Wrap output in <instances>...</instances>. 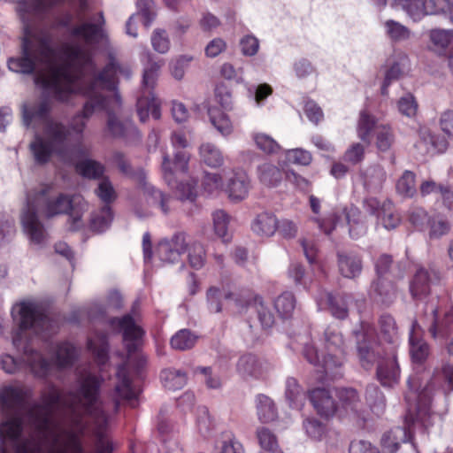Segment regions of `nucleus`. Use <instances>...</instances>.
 Listing matches in <instances>:
<instances>
[{"mask_svg": "<svg viewBox=\"0 0 453 453\" xmlns=\"http://www.w3.org/2000/svg\"><path fill=\"white\" fill-rule=\"evenodd\" d=\"M12 314L19 326L12 336L14 348L23 354L22 360L10 354L0 356V368L6 373L14 374L28 366L36 376L46 375L49 361L37 352L32 344V335L46 340L56 332L52 321L41 305L35 302H22L12 308Z\"/></svg>", "mask_w": 453, "mask_h": 453, "instance_id": "1", "label": "nucleus"}, {"mask_svg": "<svg viewBox=\"0 0 453 453\" xmlns=\"http://www.w3.org/2000/svg\"><path fill=\"white\" fill-rule=\"evenodd\" d=\"M88 205L81 195L58 194L50 196V188L42 186L27 192L26 203L19 214L20 223L30 243L38 247L46 244L49 234L43 218L50 219L59 214H68L78 226Z\"/></svg>", "mask_w": 453, "mask_h": 453, "instance_id": "2", "label": "nucleus"}, {"mask_svg": "<svg viewBox=\"0 0 453 453\" xmlns=\"http://www.w3.org/2000/svg\"><path fill=\"white\" fill-rule=\"evenodd\" d=\"M438 381L435 377L428 373L414 375L409 378L410 392L405 395L408 403V413L405 417L404 427H395L385 433L380 440L384 453H395L401 443L411 439V426L416 420L425 421L430 413L434 392Z\"/></svg>", "mask_w": 453, "mask_h": 453, "instance_id": "3", "label": "nucleus"}, {"mask_svg": "<svg viewBox=\"0 0 453 453\" xmlns=\"http://www.w3.org/2000/svg\"><path fill=\"white\" fill-rule=\"evenodd\" d=\"M42 129V135H36L30 144L37 163H47L53 154L69 163L87 155L88 149L81 142H71L70 131L63 123L52 119Z\"/></svg>", "mask_w": 453, "mask_h": 453, "instance_id": "4", "label": "nucleus"}, {"mask_svg": "<svg viewBox=\"0 0 453 453\" xmlns=\"http://www.w3.org/2000/svg\"><path fill=\"white\" fill-rule=\"evenodd\" d=\"M69 50H71L72 74L73 82L76 85V91L73 95L83 93L88 97L82 111L77 113L70 122V128L75 134H81L86 127V120L92 116L95 111H99V106L96 103L97 100H100L101 92L92 88L89 84H86L81 78V73L77 65L81 59L87 58L86 53L79 46L69 48Z\"/></svg>", "mask_w": 453, "mask_h": 453, "instance_id": "5", "label": "nucleus"}, {"mask_svg": "<svg viewBox=\"0 0 453 453\" xmlns=\"http://www.w3.org/2000/svg\"><path fill=\"white\" fill-rule=\"evenodd\" d=\"M163 65V61L155 62L150 59L144 68L141 93L136 103L137 113L141 122H145L150 114L155 119H159L161 117L160 101L156 97L153 89L159 69Z\"/></svg>", "mask_w": 453, "mask_h": 453, "instance_id": "6", "label": "nucleus"}, {"mask_svg": "<svg viewBox=\"0 0 453 453\" xmlns=\"http://www.w3.org/2000/svg\"><path fill=\"white\" fill-rule=\"evenodd\" d=\"M96 104L99 106V111L107 113L105 135L112 138H127L136 132L133 122L128 118H122L119 115L122 104L120 94L115 93L114 97H111L101 92L100 100H97Z\"/></svg>", "mask_w": 453, "mask_h": 453, "instance_id": "7", "label": "nucleus"}, {"mask_svg": "<svg viewBox=\"0 0 453 453\" xmlns=\"http://www.w3.org/2000/svg\"><path fill=\"white\" fill-rule=\"evenodd\" d=\"M420 319L435 341L443 342L453 333V306L442 309L434 304H426Z\"/></svg>", "mask_w": 453, "mask_h": 453, "instance_id": "8", "label": "nucleus"}, {"mask_svg": "<svg viewBox=\"0 0 453 453\" xmlns=\"http://www.w3.org/2000/svg\"><path fill=\"white\" fill-rule=\"evenodd\" d=\"M325 347L326 355L323 358L325 373L332 378L342 376L340 369L345 354L344 341L341 333L334 328H327L325 332Z\"/></svg>", "mask_w": 453, "mask_h": 453, "instance_id": "9", "label": "nucleus"}, {"mask_svg": "<svg viewBox=\"0 0 453 453\" xmlns=\"http://www.w3.org/2000/svg\"><path fill=\"white\" fill-rule=\"evenodd\" d=\"M118 73L129 79L132 75V70L129 66L120 65L116 59L111 58L104 68L88 84L96 91L114 97L115 93L119 94L118 90Z\"/></svg>", "mask_w": 453, "mask_h": 453, "instance_id": "10", "label": "nucleus"}, {"mask_svg": "<svg viewBox=\"0 0 453 453\" xmlns=\"http://www.w3.org/2000/svg\"><path fill=\"white\" fill-rule=\"evenodd\" d=\"M357 355L361 365L368 370L377 360L378 352L374 349L376 340L375 328L369 323H362L361 328L355 332Z\"/></svg>", "mask_w": 453, "mask_h": 453, "instance_id": "11", "label": "nucleus"}, {"mask_svg": "<svg viewBox=\"0 0 453 453\" xmlns=\"http://www.w3.org/2000/svg\"><path fill=\"white\" fill-rule=\"evenodd\" d=\"M376 376L383 387L394 388L398 384L400 367L395 348H391L385 357L378 359Z\"/></svg>", "mask_w": 453, "mask_h": 453, "instance_id": "12", "label": "nucleus"}, {"mask_svg": "<svg viewBox=\"0 0 453 453\" xmlns=\"http://www.w3.org/2000/svg\"><path fill=\"white\" fill-rule=\"evenodd\" d=\"M225 191L232 201H242L249 193L250 180L247 173L240 169L224 170Z\"/></svg>", "mask_w": 453, "mask_h": 453, "instance_id": "13", "label": "nucleus"}, {"mask_svg": "<svg viewBox=\"0 0 453 453\" xmlns=\"http://www.w3.org/2000/svg\"><path fill=\"white\" fill-rule=\"evenodd\" d=\"M271 368V365L267 361L252 354L242 356L236 365L238 374L245 380L262 379L267 375Z\"/></svg>", "mask_w": 453, "mask_h": 453, "instance_id": "14", "label": "nucleus"}, {"mask_svg": "<svg viewBox=\"0 0 453 453\" xmlns=\"http://www.w3.org/2000/svg\"><path fill=\"white\" fill-rule=\"evenodd\" d=\"M189 156L183 150H177L173 158L167 153L163 156L162 172L165 180L169 186H173L176 179L187 171Z\"/></svg>", "mask_w": 453, "mask_h": 453, "instance_id": "15", "label": "nucleus"}, {"mask_svg": "<svg viewBox=\"0 0 453 453\" xmlns=\"http://www.w3.org/2000/svg\"><path fill=\"white\" fill-rule=\"evenodd\" d=\"M351 300L352 297L349 294H333L324 291L318 297V305L321 309L327 308L334 318L344 319L348 316L349 304Z\"/></svg>", "mask_w": 453, "mask_h": 453, "instance_id": "16", "label": "nucleus"}, {"mask_svg": "<svg viewBox=\"0 0 453 453\" xmlns=\"http://www.w3.org/2000/svg\"><path fill=\"white\" fill-rule=\"evenodd\" d=\"M135 178L147 203L151 206L160 208L164 214H167L170 211L169 202L171 197L148 182L142 171H139L135 174Z\"/></svg>", "mask_w": 453, "mask_h": 453, "instance_id": "17", "label": "nucleus"}, {"mask_svg": "<svg viewBox=\"0 0 453 453\" xmlns=\"http://www.w3.org/2000/svg\"><path fill=\"white\" fill-rule=\"evenodd\" d=\"M188 242L183 233L175 234L170 241L163 240L157 247V256L162 262L175 263L187 250Z\"/></svg>", "mask_w": 453, "mask_h": 453, "instance_id": "18", "label": "nucleus"}, {"mask_svg": "<svg viewBox=\"0 0 453 453\" xmlns=\"http://www.w3.org/2000/svg\"><path fill=\"white\" fill-rule=\"evenodd\" d=\"M438 279L435 270L419 267L410 282V293L413 299L423 300L430 293L431 283Z\"/></svg>", "mask_w": 453, "mask_h": 453, "instance_id": "19", "label": "nucleus"}, {"mask_svg": "<svg viewBox=\"0 0 453 453\" xmlns=\"http://www.w3.org/2000/svg\"><path fill=\"white\" fill-rule=\"evenodd\" d=\"M370 296L377 303L389 305L396 298V288L389 278H376L371 284Z\"/></svg>", "mask_w": 453, "mask_h": 453, "instance_id": "20", "label": "nucleus"}, {"mask_svg": "<svg viewBox=\"0 0 453 453\" xmlns=\"http://www.w3.org/2000/svg\"><path fill=\"white\" fill-rule=\"evenodd\" d=\"M337 263L340 273L348 279L358 277L363 269L361 257L354 252H338Z\"/></svg>", "mask_w": 453, "mask_h": 453, "instance_id": "21", "label": "nucleus"}, {"mask_svg": "<svg viewBox=\"0 0 453 453\" xmlns=\"http://www.w3.org/2000/svg\"><path fill=\"white\" fill-rule=\"evenodd\" d=\"M310 400L321 416L330 417L336 411V403L333 399L330 390L326 388H315L310 393Z\"/></svg>", "mask_w": 453, "mask_h": 453, "instance_id": "22", "label": "nucleus"}, {"mask_svg": "<svg viewBox=\"0 0 453 453\" xmlns=\"http://www.w3.org/2000/svg\"><path fill=\"white\" fill-rule=\"evenodd\" d=\"M137 7L139 10L138 13L132 15L126 23V33L134 38L137 37L135 19L142 15L144 26L149 27L156 16L154 2L152 0H139Z\"/></svg>", "mask_w": 453, "mask_h": 453, "instance_id": "23", "label": "nucleus"}, {"mask_svg": "<svg viewBox=\"0 0 453 453\" xmlns=\"http://www.w3.org/2000/svg\"><path fill=\"white\" fill-rule=\"evenodd\" d=\"M421 330V326L418 320H414L410 332V353L411 358L416 363L425 361L429 355V345L418 334V331Z\"/></svg>", "mask_w": 453, "mask_h": 453, "instance_id": "24", "label": "nucleus"}, {"mask_svg": "<svg viewBox=\"0 0 453 453\" xmlns=\"http://www.w3.org/2000/svg\"><path fill=\"white\" fill-rule=\"evenodd\" d=\"M363 186L368 192H378L382 188L387 174L382 166L372 165L360 173Z\"/></svg>", "mask_w": 453, "mask_h": 453, "instance_id": "25", "label": "nucleus"}, {"mask_svg": "<svg viewBox=\"0 0 453 453\" xmlns=\"http://www.w3.org/2000/svg\"><path fill=\"white\" fill-rule=\"evenodd\" d=\"M108 323L111 327L123 331V337L127 342L139 340L143 334L142 329L136 325L134 319L129 314L125 315L122 319L111 318L108 320Z\"/></svg>", "mask_w": 453, "mask_h": 453, "instance_id": "26", "label": "nucleus"}, {"mask_svg": "<svg viewBox=\"0 0 453 453\" xmlns=\"http://www.w3.org/2000/svg\"><path fill=\"white\" fill-rule=\"evenodd\" d=\"M422 14H443L453 25V0H422Z\"/></svg>", "mask_w": 453, "mask_h": 453, "instance_id": "27", "label": "nucleus"}, {"mask_svg": "<svg viewBox=\"0 0 453 453\" xmlns=\"http://www.w3.org/2000/svg\"><path fill=\"white\" fill-rule=\"evenodd\" d=\"M118 383L115 387V390L117 395L124 400H127L130 403L132 407H134V401L137 396L136 391L133 388L131 385V380L128 378L127 371L125 365L119 366L117 372Z\"/></svg>", "mask_w": 453, "mask_h": 453, "instance_id": "28", "label": "nucleus"}, {"mask_svg": "<svg viewBox=\"0 0 453 453\" xmlns=\"http://www.w3.org/2000/svg\"><path fill=\"white\" fill-rule=\"evenodd\" d=\"M453 30L432 29L429 32L428 48L437 54H443L451 43Z\"/></svg>", "mask_w": 453, "mask_h": 453, "instance_id": "29", "label": "nucleus"}, {"mask_svg": "<svg viewBox=\"0 0 453 453\" xmlns=\"http://www.w3.org/2000/svg\"><path fill=\"white\" fill-rule=\"evenodd\" d=\"M346 219L349 226V234L352 238H358L364 235L368 228L365 218L362 216L361 211L354 206L346 210Z\"/></svg>", "mask_w": 453, "mask_h": 453, "instance_id": "30", "label": "nucleus"}, {"mask_svg": "<svg viewBox=\"0 0 453 453\" xmlns=\"http://www.w3.org/2000/svg\"><path fill=\"white\" fill-rule=\"evenodd\" d=\"M122 305V296L116 291H111L107 296L106 304L94 303L88 311V317L91 320L96 319L97 318H104L107 310L113 309L118 310Z\"/></svg>", "mask_w": 453, "mask_h": 453, "instance_id": "31", "label": "nucleus"}, {"mask_svg": "<svg viewBox=\"0 0 453 453\" xmlns=\"http://www.w3.org/2000/svg\"><path fill=\"white\" fill-rule=\"evenodd\" d=\"M257 174L260 182L270 188L278 186L283 178L280 169L270 162L261 164L257 167Z\"/></svg>", "mask_w": 453, "mask_h": 453, "instance_id": "32", "label": "nucleus"}, {"mask_svg": "<svg viewBox=\"0 0 453 453\" xmlns=\"http://www.w3.org/2000/svg\"><path fill=\"white\" fill-rule=\"evenodd\" d=\"M277 225L278 221L273 214L263 212L254 219L252 230L261 236H271L276 231Z\"/></svg>", "mask_w": 453, "mask_h": 453, "instance_id": "33", "label": "nucleus"}, {"mask_svg": "<svg viewBox=\"0 0 453 453\" xmlns=\"http://www.w3.org/2000/svg\"><path fill=\"white\" fill-rule=\"evenodd\" d=\"M88 348L93 352L99 364L104 365L106 363L108 358V342L105 333L99 332L88 338Z\"/></svg>", "mask_w": 453, "mask_h": 453, "instance_id": "34", "label": "nucleus"}, {"mask_svg": "<svg viewBox=\"0 0 453 453\" xmlns=\"http://www.w3.org/2000/svg\"><path fill=\"white\" fill-rule=\"evenodd\" d=\"M161 381L168 390H178L187 383V374L176 369H165L161 372Z\"/></svg>", "mask_w": 453, "mask_h": 453, "instance_id": "35", "label": "nucleus"}, {"mask_svg": "<svg viewBox=\"0 0 453 453\" xmlns=\"http://www.w3.org/2000/svg\"><path fill=\"white\" fill-rule=\"evenodd\" d=\"M378 219L388 230L395 229L401 222V218L390 201H385L381 204L378 212Z\"/></svg>", "mask_w": 453, "mask_h": 453, "instance_id": "36", "label": "nucleus"}, {"mask_svg": "<svg viewBox=\"0 0 453 453\" xmlns=\"http://www.w3.org/2000/svg\"><path fill=\"white\" fill-rule=\"evenodd\" d=\"M365 400L372 411L380 415L386 406L385 396L375 384H370L365 389Z\"/></svg>", "mask_w": 453, "mask_h": 453, "instance_id": "37", "label": "nucleus"}, {"mask_svg": "<svg viewBox=\"0 0 453 453\" xmlns=\"http://www.w3.org/2000/svg\"><path fill=\"white\" fill-rule=\"evenodd\" d=\"M257 411L260 421L267 423L273 421L277 417V410L273 400L265 395H259L257 397Z\"/></svg>", "mask_w": 453, "mask_h": 453, "instance_id": "38", "label": "nucleus"}, {"mask_svg": "<svg viewBox=\"0 0 453 453\" xmlns=\"http://www.w3.org/2000/svg\"><path fill=\"white\" fill-rule=\"evenodd\" d=\"M285 395L290 407L296 409L301 408L305 399L304 393L294 378H288L287 380Z\"/></svg>", "mask_w": 453, "mask_h": 453, "instance_id": "39", "label": "nucleus"}, {"mask_svg": "<svg viewBox=\"0 0 453 453\" xmlns=\"http://www.w3.org/2000/svg\"><path fill=\"white\" fill-rule=\"evenodd\" d=\"M112 220V212L110 205H104L102 209L92 214L90 227L93 231L101 233L105 231Z\"/></svg>", "mask_w": 453, "mask_h": 453, "instance_id": "40", "label": "nucleus"}, {"mask_svg": "<svg viewBox=\"0 0 453 453\" xmlns=\"http://www.w3.org/2000/svg\"><path fill=\"white\" fill-rule=\"evenodd\" d=\"M76 170L86 178L100 179L103 177L104 168L100 163L93 159L84 158L77 163Z\"/></svg>", "mask_w": 453, "mask_h": 453, "instance_id": "41", "label": "nucleus"}, {"mask_svg": "<svg viewBox=\"0 0 453 453\" xmlns=\"http://www.w3.org/2000/svg\"><path fill=\"white\" fill-rule=\"evenodd\" d=\"M257 436L262 449L261 453H282L279 449L275 435L269 429L258 428Z\"/></svg>", "mask_w": 453, "mask_h": 453, "instance_id": "42", "label": "nucleus"}, {"mask_svg": "<svg viewBox=\"0 0 453 453\" xmlns=\"http://www.w3.org/2000/svg\"><path fill=\"white\" fill-rule=\"evenodd\" d=\"M197 341V336L188 329L178 331L171 339V346L174 349L187 350L192 349Z\"/></svg>", "mask_w": 453, "mask_h": 453, "instance_id": "43", "label": "nucleus"}, {"mask_svg": "<svg viewBox=\"0 0 453 453\" xmlns=\"http://www.w3.org/2000/svg\"><path fill=\"white\" fill-rule=\"evenodd\" d=\"M55 357L60 367H66L74 362L77 357V350L72 344L63 342L56 346Z\"/></svg>", "mask_w": 453, "mask_h": 453, "instance_id": "44", "label": "nucleus"}, {"mask_svg": "<svg viewBox=\"0 0 453 453\" xmlns=\"http://www.w3.org/2000/svg\"><path fill=\"white\" fill-rule=\"evenodd\" d=\"M201 159L211 167H218L223 164L221 151L212 143H204L200 147Z\"/></svg>", "mask_w": 453, "mask_h": 453, "instance_id": "45", "label": "nucleus"}, {"mask_svg": "<svg viewBox=\"0 0 453 453\" xmlns=\"http://www.w3.org/2000/svg\"><path fill=\"white\" fill-rule=\"evenodd\" d=\"M384 27L387 35L393 42L406 41L411 37V30L397 21L388 19Z\"/></svg>", "mask_w": 453, "mask_h": 453, "instance_id": "46", "label": "nucleus"}, {"mask_svg": "<svg viewBox=\"0 0 453 453\" xmlns=\"http://www.w3.org/2000/svg\"><path fill=\"white\" fill-rule=\"evenodd\" d=\"M209 115L211 124L223 135H229L233 132V125L228 116L218 110L210 109Z\"/></svg>", "mask_w": 453, "mask_h": 453, "instance_id": "47", "label": "nucleus"}, {"mask_svg": "<svg viewBox=\"0 0 453 453\" xmlns=\"http://www.w3.org/2000/svg\"><path fill=\"white\" fill-rule=\"evenodd\" d=\"M274 307L281 318H289L296 307L294 295L290 292H284L274 301Z\"/></svg>", "mask_w": 453, "mask_h": 453, "instance_id": "48", "label": "nucleus"}, {"mask_svg": "<svg viewBox=\"0 0 453 453\" xmlns=\"http://www.w3.org/2000/svg\"><path fill=\"white\" fill-rule=\"evenodd\" d=\"M396 191L403 197H411L416 193L415 174L405 171L396 182Z\"/></svg>", "mask_w": 453, "mask_h": 453, "instance_id": "49", "label": "nucleus"}, {"mask_svg": "<svg viewBox=\"0 0 453 453\" xmlns=\"http://www.w3.org/2000/svg\"><path fill=\"white\" fill-rule=\"evenodd\" d=\"M428 224L431 239H439L450 231V224L447 218L442 215H434L429 219Z\"/></svg>", "mask_w": 453, "mask_h": 453, "instance_id": "50", "label": "nucleus"}, {"mask_svg": "<svg viewBox=\"0 0 453 453\" xmlns=\"http://www.w3.org/2000/svg\"><path fill=\"white\" fill-rule=\"evenodd\" d=\"M95 193L97 197L105 203V205H110V203L115 201L117 197L116 191L107 177H102L99 179Z\"/></svg>", "mask_w": 453, "mask_h": 453, "instance_id": "51", "label": "nucleus"}, {"mask_svg": "<svg viewBox=\"0 0 453 453\" xmlns=\"http://www.w3.org/2000/svg\"><path fill=\"white\" fill-rule=\"evenodd\" d=\"M215 428V422L212 419L208 409L201 407L198 411L197 431L204 438L211 435Z\"/></svg>", "mask_w": 453, "mask_h": 453, "instance_id": "52", "label": "nucleus"}, {"mask_svg": "<svg viewBox=\"0 0 453 453\" xmlns=\"http://www.w3.org/2000/svg\"><path fill=\"white\" fill-rule=\"evenodd\" d=\"M376 130V145L381 151H387L392 146L395 137L391 128L385 125L375 127Z\"/></svg>", "mask_w": 453, "mask_h": 453, "instance_id": "53", "label": "nucleus"}, {"mask_svg": "<svg viewBox=\"0 0 453 453\" xmlns=\"http://www.w3.org/2000/svg\"><path fill=\"white\" fill-rule=\"evenodd\" d=\"M379 324L383 339L386 342H394L397 338V327L393 317L388 314L382 315Z\"/></svg>", "mask_w": 453, "mask_h": 453, "instance_id": "54", "label": "nucleus"}, {"mask_svg": "<svg viewBox=\"0 0 453 453\" xmlns=\"http://www.w3.org/2000/svg\"><path fill=\"white\" fill-rule=\"evenodd\" d=\"M408 63V58L406 55H403L401 62H396L387 71L385 80L381 87V92L383 95L387 94L388 87L390 85L392 81L397 80L403 73V68Z\"/></svg>", "mask_w": 453, "mask_h": 453, "instance_id": "55", "label": "nucleus"}, {"mask_svg": "<svg viewBox=\"0 0 453 453\" xmlns=\"http://www.w3.org/2000/svg\"><path fill=\"white\" fill-rule=\"evenodd\" d=\"M150 41L153 49L160 54L166 53L170 49V40L166 31L164 29H155L151 35Z\"/></svg>", "mask_w": 453, "mask_h": 453, "instance_id": "56", "label": "nucleus"}, {"mask_svg": "<svg viewBox=\"0 0 453 453\" xmlns=\"http://www.w3.org/2000/svg\"><path fill=\"white\" fill-rule=\"evenodd\" d=\"M415 146L422 154H434L437 150L435 137L426 129L420 132Z\"/></svg>", "mask_w": 453, "mask_h": 453, "instance_id": "57", "label": "nucleus"}, {"mask_svg": "<svg viewBox=\"0 0 453 453\" xmlns=\"http://www.w3.org/2000/svg\"><path fill=\"white\" fill-rule=\"evenodd\" d=\"M196 186L197 180L195 179L187 182L180 181V184L176 186V194L179 199L193 202L197 195Z\"/></svg>", "mask_w": 453, "mask_h": 453, "instance_id": "58", "label": "nucleus"}, {"mask_svg": "<svg viewBox=\"0 0 453 453\" xmlns=\"http://www.w3.org/2000/svg\"><path fill=\"white\" fill-rule=\"evenodd\" d=\"M307 435L312 440L319 441L326 434V426L316 418H307L303 422Z\"/></svg>", "mask_w": 453, "mask_h": 453, "instance_id": "59", "label": "nucleus"}, {"mask_svg": "<svg viewBox=\"0 0 453 453\" xmlns=\"http://www.w3.org/2000/svg\"><path fill=\"white\" fill-rule=\"evenodd\" d=\"M254 305L256 306L257 317L262 326L265 328L271 327L274 323V317L268 307L265 305L260 297L254 299Z\"/></svg>", "mask_w": 453, "mask_h": 453, "instance_id": "60", "label": "nucleus"}, {"mask_svg": "<svg viewBox=\"0 0 453 453\" xmlns=\"http://www.w3.org/2000/svg\"><path fill=\"white\" fill-rule=\"evenodd\" d=\"M215 233L222 238L226 237L229 217L225 211L218 210L212 214Z\"/></svg>", "mask_w": 453, "mask_h": 453, "instance_id": "61", "label": "nucleus"}, {"mask_svg": "<svg viewBox=\"0 0 453 453\" xmlns=\"http://www.w3.org/2000/svg\"><path fill=\"white\" fill-rule=\"evenodd\" d=\"M224 298L233 303L236 311L242 312L250 303V295L248 292L235 294L227 292L224 294Z\"/></svg>", "mask_w": 453, "mask_h": 453, "instance_id": "62", "label": "nucleus"}, {"mask_svg": "<svg viewBox=\"0 0 453 453\" xmlns=\"http://www.w3.org/2000/svg\"><path fill=\"white\" fill-rule=\"evenodd\" d=\"M397 107L399 111L407 117L415 116L418 111V104L411 94L402 96L397 103Z\"/></svg>", "mask_w": 453, "mask_h": 453, "instance_id": "63", "label": "nucleus"}, {"mask_svg": "<svg viewBox=\"0 0 453 453\" xmlns=\"http://www.w3.org/2000/svg\"><path fill=\"white\" fill-rule=\"evenodd\" d=\"M219 453H244V449L231 434H226L220 442Z\"/></svg>", "mask_w": 453, "mask_h": 453, "instance_id": "64", "label": "nucleus"}]
</instances>
